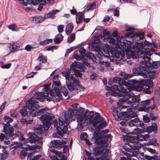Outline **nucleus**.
<instances>
[{
  "label": "nucleus",
  "instance_id": "f257e3e1",
  "mask_svg": "<svg viewBox=\"0 0 160 160\" xmlns=\"http://www.w3.org/2000/svg\"><path fill=\"white\" fill-rule=\"evenodd\" d=\"M119 75L121 77H122V78L120 84L118 85V92H113L114 94H115L116 95L118 96L119 97H123L125 94L129 93L127 92L126 89L131 87V84L129 83L128 80V82L125 80L131 78L133 76H138V75H134L133 72H132V73L131 74L126 73L124 72H121L119 73Z\"/></svg>",
  "mask_w": 160,
  "mask_h": 160
},
{
  "label": "nucleus",
  "instance_id": "f03ea898",
  "mask_svg": "<svg viewBox=\"0 0 160 160\" xmlns=\"http://www.w3.org/2000/svg\"><path fill=\"white\" fill-rule=\"evenodd\" d=\"M106 121H87V123L92 124L93 127L95 128L94 132L92 133L93 136L91 140L92 142L94 140L95 138H103L105 139L106 134L104 133H101V131L99 133L101 130L103 129L108 126V123Z\"/></svg>",
  "mask_w": 160,
  "mask_h": 160
},
{
  "label": "nucleus",
  "instance_id": "7ed1b4c3",
  "mask_svg": "<svg viewBox=\"0 0 160 160\" xmlns=\"http://www.w3.org/2000/svg\"><path fill=\"white\" fill-rule=\"evenodd\" d=\"M143 48V45L142 42H136L135 44L132 46V49L136 51L131 50L130 54L127 55V58L129 59L132 58L133 59H137L142 57L143 52H142V50Z\"/></svg>",
  "mask_w": 160,
  "mask_h": 160
},
{
  "label": "nucleus",
  "instance_id": "20e7f679",
  "mask_svg": "<svg viewBox=\"0 0 160 160\" xmlns=\"http://www.w3.org/2000/svg\"><path fill=\"white\" fill-rule=\"evenodd\" d=\"M41 114H42L38 118L40 120H52L54 118V116L51 113V111L47 107L35 112L32 117L41 115Z\"/></svg>",
  "mask_w": 160,
  "mask_h": 160
},
{
  "label": "nucleus",
  "instance_id": "39448f33",
  "mask_svg": "<svg viewBox=\"0 0 160 160\" xmlns=\"http://www.w3.org/2000/svg\"><path fill=\"white\" fill-rule=\"evenodd\" d=\"M150 70H146L145 68L138 66L136 68H133L132 72H133L134 75H140L144 78L149 77L150 79H153L156 77L155 74H152L150 73Z\"/></svg>",
  "mask_w": 160,
  "mask_h": 160
},
{
  "label": "nucleus",
  "instance_id": "423d86ee",
  "mask_svg": "<svg viewBox=\"0 0 160 160\" xmlns=\"http://www.w3.org/2000/svg\"><path fill=\"white\" fill-rule=\"evenodd\" d=\"M122 99L119 102H121L122 103L126 104V105H136V104H139L138 101L140 100V98L138 96H134L132 95L129 93L125 94L123 96Z\"/></svg>",
  "mask_w": 160,
  "mask_h": 160
},
{
  "label": "nucleus",
  "instance_id": "0eeeda50",
  "mask_svg": "<svg viewBox=\"0 0 160 160\" xmlns=\"http://www.w3.org/2000/svg\"><path fill=\"white\" fill-rule=\"evenodd\" d=\"M79 105L78 103H75L72 105L73 109L69 108L68 109V111H64V118L65 120L62 119V120H71L70 118L74 117L75 112L79 108ZM71 120H75L74 118H72Z\"/></svg>",
  "mask_w": 160,
  "mask_h": 160
},
{
  "label": "nucleus",
  "instance_id": "6e6552de",
  "mask_svg": "<svg viewBox=\"0 0 160 160\" xmlns=\"http://www.w3.org/2000/svg\"><path fill=\"white\" fill-rule=\"evenodd\" d=\"M142 133L141 130L138 128L135 129L132 132L133 135L129 137L130 142L137 143L140 140L143 141V139H141L143 138V135L142 134Z\"/></svg>",
  "mask_w": 160,
  "mask_h": 160
},
{
  "label": "nucleus",
  "instance_id": "1a4fd4ad",
  "mask_svg": "<svg viewBox=\"0 0 160 160\" xmlns=\"http://www.w3.org/2000/svg\"><path fill=\"white\" fill-rule=\"evenodd\" d=\"M131 109H127L126 112H122L119 113L118 117L120 118L119 120H128L126 118L129 119L135 117H138L136 113L133 111H131Z\"/></svg>",
  "mask_w": 160,
  "mask_h": 160
},
{
  "label": "nucleus",
  "instance_id": "9d476101",
  "mask_svg": "<svg viewBox=\"0 0 160 160\" xmlns=\"http://www.w3.org/2000/svg\"><path fill=\"white\" fill-rule=\"evenodd\" d=\"M28 138L26 140V142H30L32 143H37L42 144V138L36 134L34 132H31L28 133Z\"/></svg>",
  "mask_w": 160,
  "mask_h": 160
},
{
  "label": "nucleus",
  "instance_id": "9b49d317",
  "mask_svg": "<svg viewBox=\"0 0 160 160\" xmlns=\"http://www.w3.org/2000/svg\"><path fill=\"white\" fill-rule=\"evenodd\" d=\"M86 111L87 113L86 118H85L84 120H104V118L101 116L98 112L93 111H89L87 109Z\"/></svg>",
  "mask_w": 160,
  "mask_h": 160
},
{
  "label": "nucleus",
  "instance_id": "f8f14e48",
  "mask_svg": "<svg viewBox=\"0 0 160 160\" xmlns=\"http://www.w3.org/2000/svg\"><path fill=\"white\" fill-rule=\"evenodd\" d=\"M125 35L127 38H131L133 40H135L137 38H139V39L142 40L144 38L145 33L139 31L136 32L134 31H131L128 32L125 34Z\"/></svg>",
  "mask_w": 160,
  "mask_h": 160
},
{
  "label": "nucleus",
  "instance_id": "ddd939ff",
  "mask_svg": "<svg viewBox=\"0 0 160 160\" xmlns=\"http://www.w3.org/2000/svg\"><path fill=\"white\" fill-rule=\"evenodd\" d=\"M71 70L68 69L66 70V72H62V74L63 76L66 78V84L68 89L70 91H72L75 89L72 85V82L70 81V74Z\"/></svg>",
  "mask_w": 160,
  "mask_h": 160
},
{
  "label": "nucleus",
  "instance_id": "4468645a",
  "mask_svg": "<svg viewBox=\"0 0 160 160\" xmlns=\"http://www.w3.org/2000/svg\"><path fill=\"white\" fill-rule=\"evenodd\" d=\"M50 95L54 98L58 97V98L55 99L56 102H59L61 100H62V95L60 89L58 87H55L50 91Z\"/></svg>",
  "mask_w": 160,
  "mask_h": 160
},
{
  "label": "nucleus",
  "instance_id": "2eb2a0df",
  "mask_svg": "<svg viewBox=\"0 0 160 160\" xmlns=\"http://www.w3.org/2000/svg\"><path fill=\"white\" fill-rule=\"evenodd\" d=\"M13 121H8V122L4 126L3 130L4 132L7 136L8 135L10 138H13L14 135V129L12 127H11L9 122H11Z\"/></svg>",
  "mask_w": 160,
  "mask_h": 160
},
{
  "label": "nucleus",
  "instance_id": "dca6fc26",
  "mask_svg": "<svg viewBox=\"0 0 160 160\" xmlns=\"http://www.w3.org/2000/svg\"><path fill=\"white\" fill-rule=\"evenodd\" d=\"M78 70V69L74 72V74L72 75H71L70 81L72 82V85L73 86L80 83L78 78H81L82 77V74L79 72Z\"/></svg>",
  "mask_w": 160,
  "mask_h": 160
},
{
  "label": "nucleus",
  "instance_id": "f3484780",
  "mask_svg": "<svg viewBox=\"0 0 160 160\" xmlns=\"http://www.w3.org/2000/svg\"><path fill=\"white\" fill-rule=\"evenodd\" d=\"M84 110L83 108L79 107L75 113L74 116L77 120H84L85 118H86L87 112L86 111L84 112Z\"/></svg>",
  "mask_w": 160,
  "mask_h": 160
},
{
  "label": "nucleus",
  "instance_id": "a211bd4d",
  "mask_svg": "<svg viewBox=\"0 0 160 160\" xmlns=\"http://www.w3.org/2000/svg\"><path fill=\"white\" fill-rule=\"evenodd\" d=\"M51 147L58 148H63L66 144V141L64 140H52L51 142Z\"/></svg>",
  "mask_w": 160,
  "mask_h": 160
},
{
  "label": "nucleus",
  "instance_id": "6ab92c4d",
  "mask_svg": "<svg viewBox=\"0 0 160 160\" xmlns=\"http://www.w3.org/2000/svg\"><path fill=\"white\" fill-rule=\"evenodd\" d=\"M105 149L102 147L97 146L93 148L92 154L94 155L93 156L97 157L103 155L105 153Z\"/></svg>",
  "mask_w": 160,
  "mask_h": 160
},
{
  "label": "nucleus",
  "instance_id": "aec40b11",
  "mask_svg": "<svg viewBox=\"0 0 160 160\" xmlns=\"http://www.w3.org/2000/svg\"><path fill=\"white\" fill-rule=\"evenodd\" d=\"M140 89L142 90L143 87L144 86L148 87L149 88H152L153 86V82L150 79L147 80H142L140 81Z\"/></svg>",
  "mask_w": 160,
  "mask_h": 160
},
{
  "label": "nucleus",
  "instance_id": "412c9836",
  "mask_svg": "<svg viewBox=\"0 0 160 160\" xmlns=\"http://www.w3.org/2000/svg\"><path fill=\"white\" fill-rule=\"evenodd\" d=\"M118 85H112L111 87L106 86L105 87V89L106 90H107L108 91H110L111 92V95L112 96H116L115 94H113V92H118Z\"/></svg>",
  "mask_w": 160,
  "mask_h": 160
},
{
  "label": "nucleus",
  "instance_id": "4be33fe9",
  "mask_svg": "<svg viewBox=\"0 0 160 160\" xmlns=\"http://www.w3.org/2000/svg\"><path fill=\"white\" fill-rule=\"evenodd\" d=\"M29 104L30 105L29 115H31L32 117V114L34 113V111L39 108V106L38 104L33 102H29Z\"/></svg>",
  "mask_w": 160,
  "mask_h": 160
},
{
  "label": "nucleus",
  "instance_id": "5701e85b",
  "mask_svg": "<svg viewBox=\"0 0 160 160\" xmlns=\"http://www.w3.org/2000/svg\"><path fill=\"white\" fill-rule=\"evenodd\" d=\"M84 57L86 58L88 60H90L95 62L96 61L97 57L94 54L91 52H87L85 54Z\"/></svg>",
  "mask_w": 160,
  "mask_h": 160
},
{
  "label": "nucleus",
  "instance_id": "b1692460",
  "mask_svg": "<svg viewBox=\"0 0 160 160\" xmlns=\"http://www.w3.org/2000/svg\"><path fill=\"white\" fill-rule=\"evenodd\" d=\"M34 133L38 135H43L45 136L46 133L43 129L42 125H40L38 128H36L34 129Z\"/></svg>",
  "mask_w": 160,
  "mask_h": 160
},
{
  "label": "nucleus",
  "instance_id": "393cba45",
  "mask_svg": "<svg viewBox=\"0 0 160 160\" xmlns=\"http://www.w3.org/2000/svg\"><path fill=\"white\" fill-rule=\"evenodd\" d=\"M9 47L10 52L13 53L16 52L18 49V47L19 46V44L16 42H12L10 44Z\"/></svg>",
  "mask_w": 160,
  "mask_h": 160
},
{
  "label": "nucleus",
  "instance_id": "a878e982",
  "mask_svg": "<svg viewBox=\"0 0 160 160\" xmlns=\"http://www.w3.org/2000/svg\"><path fill=\"white\" fill-rule=\"evenodd\" d=\"M98 140H97L96 138H95L94 142L97 144L100 145V147H102L104 145V144L106 143L107 142V140L103 138H98Z\"/></svg>",
  "mask_w": 160,
  "mask_h": 160
},
{
  "label": "nucleus",
  "instance_id": "bb28decb",
  "mask_svg": "<svg viewBox=\"0 0 160 160\" xmlns=\"http://www.w3.org/2000/svg\"><path fill=\"white\" fill-rule=\"evenodd\" d=\"M45 122H43V129L44 130L45 132L47 134V131L50 127L51 124V121H45Z\"/></svg>",
  "mask_w": 160,
  "mask_h": 160
},
{
  "label": "nucleus",
  "instance_id": "cd10ccee",
  "mask_svg": "<svg viewBox=\"0 0 160 160\" xmlns=\"http://www.w3.org/2000/svg\"><path fill=\"white\" fill-rule=\"evenodd\" d=\"M122 99V98H121L117 102V105L118 106V107L115 109V110L118 112V110L121 111V109L122 108H127V105L126 106H123L124 105H126V104L124 103V102L122 103V102H120L118 104V102H119L120 101H121V100Z\"/></svg>",
  "mask_w": 160,
  "mask_h": 160
},
{
  "label": "nucleus",
  "instance_id": "c85d7f7f",
  "mask_svg": "<svg viewBox=\"0 0 160 160\" xmlns=\"http://www.w3.org/2000/svg\"><path fill=\"white\" fill-rule=\"evenodd\" d=\"M73 29V24L72 23H68L66 27L65 32L68 35L71 34Z\"/></svg>",
  "mask_w": 160,
  "mask_h": 160
},
{
  "label": "nucleus",
  "instance_id": "c756f323",
  "mask_svg": "<svg viewBox=\"0 0 160 160\" xmlns=\"http://www.w3.org/2000/svg\"><path fill=\"white\" fill-rule=\"evenodd\" d=\"M44 17L41 16H36L33 17L32 20L33 22L36 23H40L42 22L44 20Z\"/></svg>",
  "mask_w": 160,
  "mask_h": 160
},
{
  "label": "nucleus",
  "instance_id": "7c9ffc66",
  "mask_svg": "<svg viewBox=\"0 0 160 160\" xmlns=\"http://www.w3.org/2000/svg\"><path fill=\"white\" fill-rule=\"evenodd\" d=\"M2 153H0V160H6L7 159L8 157V154L7 150L5 149H3L2 150Z\"/></svg>",
  "mask_w": 160,
  "mask_h": 160
},
{
  "label": "nucleus",
  "instance_id": "2f4dec72",
  "mask_svg": "<svg viewBox=\"0 0 160 160\" xmlns=\"http://www.w3.org/2000/svg\"><path fill=\"white\" fill-rule=\"evenodd\" d=\"M69 121V122H68L66 123V125H64L63 129H62V137H63L64 134H69V132L68 131V128L67 127V126L69 125V122L71 121Z\"/></svg>",
  "mask_w": 160,
  "mask_h": 160
},
{
  "label": "nucleus",
  "instance_id": "473e14b6",
  "mask_svg": "<svg viewBox=\"0 0 160 160\" xmlns=\"http://www.w3.org/2000/svg\"><path fill=\"white\" fill-rule=\"evenodd\" d=\"M138 121L135 122L136 123H135L134 127H140L142 128L143 132H145V131L144 130H145V127H144L145 125L144 124L143 122H142V121Z\"/></svg>",
  "mask_w": 160,
  "mask_h": 160
},
{
  "label": "nucleus",
  "instance_id": "72a5a7b5",
  "mask_svg": "<svg viewBox=\"0 0 160 160\" xmlns=\"http://www.w3.org/2000/svg\"><path fill=\"white\" fill-rule=\"evenodd\" d=\"M41 157L40 155H38L33 157L31 153H29L27 156L28 160H39Z\"/></svg>",
  "mask_w": 160,
  "mask_h": 160
},
{
  "label": "nucleus",
  "instance_id": "f704fd0d",
  "mask_svg": "<svg viewBox=\"0 0 160 160\" xmlns=\"http://www.w3.org/2000/svg\"><path fill=\"white\" fill-rule=\"evenodd\" d=\"M141 66L142 67L145 68L147 70H150V69H152L153 68V65H152V63L150 62V61H146V62L145 66L140 65L139 66Z\"/></svg>",
  "mask_w": 160,
  "mask_h": 160
},
{
  "label": "nucleus",
  "instance_id": "c9c22d12",
  "mask_svg": "<svg viewBox=\"0 0 160 160\" xmlns=\"http://www.w3.org/2000/svg\"><path fill=\"white\" fill-rule=\"evenodd\" d=\"M94 38V42L96 43L99 42L100 41V39H101L102 40H105V37L103 36V35L102 34H100L97 36H95Z\"/></svg>",
  "mask_w": 160,
  "mask_h": 160
},
{
  "label": "nucleus",
  "instance_id": "e433bc0d",
  "mask_svg": "<svg viewBox=\"0 0 160 160\" xmlns=\"http://www.w3.org/2000/svg\"><path fill=\"white\" fill-rule=\"evenodd\" d=\"M123 148L126 151L132 152V153H126V155L127 156L132 157L133 155V151L134 150L132 148H129L126 146H123Z\"/></svg>",
  "mask_w": 160,
  "mask_h": 160
},
{
  "label": "nucleus",
  "instance_id": "4c0bfd02",
  "mask_svg": "<svg viewBox=\"0 0 160 160\" xmlns=\"http://www.w3.org/2000/svg\"><path fill=\"white\" fill-rule=\"evenodd\" d=\"M144 158L147 160H158V157L157 155L151 157L148 155H145Z\"/></svg>",
  "mask_w": 160,
  "mask_h": 160
},
{
  "label": "nucleus",
  "instance_id": "58836bf2",
  "mask_svg": "<svg viewBox=\"0 0 160 160\" xmlns=\"http://www.w3.org/2000/svg\"><path fill=\"white\" fill-rule=\"evenodd\" d=\"M39 145L36 144L35 145H31L30 146V147L28 149L29 150H33L36 149H40L42 147V144H40V143H38Z\"/></svg>",
  "mask_w": 160,
  "mask_h": 160
},
{
  "label": "nucleus",
  "instance_id": "ea45409f",
  "mask_svg": "<svg viewBox=\"0 0 160 160\" xmlns=\"http://www.w3.org/2000/svg\"><path fill=\"white\" fill-rule=\"evenodd\" d=\"M75 35L74 33L71 34L68 37L67 39V42L71 43L75 40Z\"/></svg>",
  "mask_w": 160,
  "mask_h": 160
},
{
  "label": "nucleus",
  "instance_id": "a19ab883",
  "mask_svg": "<svg viewBox=\"0 0 160 160\" xmlns=\"http://www.w3.org/2000/svg\"><path fill=\"white\" fill-rule=\"evenodd\" d=\"M60 92H62L64 95V96H66L68 95V91L65 86L61 87L60 88Z\"/></svg>",
  "mask_w": 160,
  "mask_h": 160
},
{
  "label": "nucleus",
  "instance_id": "79ce46f5",
  "mask_svg": "<svg viewBox=\"0 0 160 160\" xmlns=\"http://www.w3.org/2000/svg\"><path fill=\"white\" fill-rule=\"evenodd\" d=\"M16 23H14L8 26V28L9 29L13 31H18L19 29L18 28H16Z\"/></svg>",
  "mask_w": 160,
  "mask_h": 160
},
{
  "label": "nucleus",
  "instance_id": "37998d69",
  "mask_svg": "<svg viewBox=\"0 0 160 160\" xmlns=\"http://www.w3.org/2000/svg\"><path fill=\"white\" fill-rule=\"evenodd\" d=\"M84 17H82L81 16H78V17H76V23L77 24H79L80 23L82 22Z\"/></svg>",
  "mask_w": 160,
  "mask_h": 160
},
{
  "label": "nucleus",
  "instance_id": "c03bdc74",
  "mask_svg": "<svg viewBox=\"0 0 160 160\" xmlns=\"http://www.w3.org/2000/svg\"><path fill=\"white\" fill-rule=\"evenodd\" d=\"M129 83L131 84V87L132 86V85H135V84H138V86L140 87V84L139 82L140 81H137L134 79H132L128 80Z\"/></svg>",
  "mask_w": 160,
  "mask_h": 160
},
{
  "label": "nucleus",
  "instance_id": "a18cd8bd",
  "mask_svg": "<svg viewBox=\"0 0 160 160\" xmlns=\"http://www.w3.org/2000/svg\"><path fill=\"white\" fill-rule=\"evenodd\" d=\"M77 67H78V64H77V62L75 61L74 62H72L70 65V69L73 70V71L74 72L77 70V69H76Z\"/></svg>",
  "mask_w": 160,
  "mask_h": 160
},
{
  "label": "nucleus",
  "instance_id": "49530a36",
  "mask_svg": "<svg viewBox=\"0 0 160 160\" xmlns=\"http://www.w3.org/2000/svg\"><path fill=\"white\" fill-rule=\"evenodd\" d=\"M27 154V150L26 149H23L20 153V158L22 159L24 158Z\"/></svg>",
  "mask_w": 160,
  "mask_h": 160
},
{
  "label": "nucleus",
  "instance_id": "de8ad7c7",
  "mask_svg": "<svg viewBox=\"0 0 160 160\" xmlns=\"http://www.w3.org/2000/svg\"><path fill=\"white\" fill-rule=\"evenodd\" d=\"M122 78V77L119 78L118 77H114L112 79L113 82L114 83H116L117 82H118L119 85L120 84Z\"/></svg>",
  "mask_w": 160,
  "mask_h": 160
},
{
  "label": "nucleus",
  "instance_id": "09e8293b",
  "mask_svg": "<svg viewBox=\"0 0 160 160\" xmlns=\"http://www.w3.org/2000/svg\"><path fill=\"white\" fill-rule=\"evenodd\" d=\"M145 51H142V52H143V55L144 54H146L147 55H148L150 56H151L152 54V53H151L150 50L148 48H145Z\"/></svg>",
  "mask_w": 160,
  "mask_h": 160
},
{
  "label": "nucleus",
  "instance_id": "8fccbe9b",
  "mask_svg": "<svg viewBox=\"0 0 160 160\" xmlns=\"http://www.w3.org/2000/svg\"><path fill=\"white\" fill-rule=\"evenodd\" d=\"M136 106H133L134 105H127V108H128V109H131V111H133L134 110H136L137 109L139 104H136Z\"/></svg>",
  "mask_w": 160,
  "mask_h": 160
},
{
  "label": "nucleus",
  "instance_id": "3c124183",
  "mask_svg": "<svg viewBox=\"0 0 160 160\" xmlns=\"http://www.w3.org/2000/svg\"><path fill=\"white\" fill-rule=\"evenodd\" d=\"M96 3L95 2H93L92 3L90 4L88 6L87 8L88 10H92L96 8Z\"/></svg>",
  "mask_w": 160,
  "mask_h": 160
},
{
  "label": "nucleus",
  "instance_id": "603ef678",
  "mask_svg": "<svg viewBox=\"0 0 160 160\" xmlns=\"http://www.w3.org/2000/svg\"><path fill=\"white\" fill-rule=\"evenodd\" d=\"M152 65H153V68H158L160 65V62L159 61H152Z\"/></svg>",
  "mask_w": 160,
  "mask_h": 160
},
{
  "label": "nucleus",
  "instance_id": "864d4df0",
  "mask_svg": "<svg viewBox=\"0 0 160 160\" xmlns=\"http://www.w3.org/2000/svg\"><path fill=\"white\" fill-rule=\"evenodd\" d=\"M28 112H29L25 109H22L20 111V113L23 116H26Z\"/></svg>",
  "mask_w": 160,
  "mask_h": 160
},
{
  "label": "nucleus",
  "instance_id": "5fc2aeb1",
  "mask_svg": "<svg viewBox=\"0 0 160 160\" xmlns=\"http://www.w3.org/2000/svg\"><path fill=\"white\" fill-rule=\"evenodd\" d=\"M62 129L59 126H57L56 127V130L57 131L58 134L62 137Z\"/></svg>",
  "mask_w": 160,
  "mask_h": 160
},
{
  "label": "nucleus",
  "instance_id": "6e6d98bb",
  "mask_svg": "<svg viewBox=\"0 0 160 160\" xmlns=\"http://www.w3.org/2000/svg\"><path fill=\"white\" fill-rule=\"evenodd\" d=\"M88 137V135L86 132H84L82 133L80 135V138L83 140H85Z\"/></svg>",
  "mask_w": 160,
  "mask_h": 160
},
{
  "label": "nucleus",
  "instance_id": "4d7b16f0",
  "mask_svg": "<svg viewBox=\"0 0 160 160\" xmlns=\"http://www.w3.org/2000/svg\"><path fill=\"white\" fill-rule=\"evenodd\" d=\"M103 34L104 37H109L111 36V33L109 32L106 29H104L102 32Z\"/></svg>",
  "mask_w": 160,
  "mask_h": 160
},
{
  "label": "nucleus",
  "instance_id": "13d9d810",
  "mask_svg": "<svg viewBox=\"0 0 160 160\" xmlns=\"http://www.w3.org/2000/svg\"><path fill=\"white\" fill-rule=\"evenodd\" d=\"M10 113L12 117H15L17 118V116L18 114L15 111V110H12L10 112Z\"/></svg>",
  "mask_w": 160,
  "mask_h": 160
},
{
  "label": "nucleus",
  "instance_id": "bf43d9fd",
  "mask_svg": "<svg viewBox=\"0 0 160 160\" xmlns=\"http://www.w3.org/2000/svg\"><path fill=\"white\" fill-rule=\"evenodd\" d=\"M53 12H49L48 13L45 14L44 18L45 19L51 18L53 16Z\"/></svg>",
  "mask_w": 160,
  "mask_h": 160
},
{
  "label": "nucleus",
  "instance_id": "052dcab7",
  "mask_svg": "<svg viewBox=\"0 0 160 160\" xmlns=\"http://www.w3.org/2000/svg\"><path fill=\"white\" fill-rule=\"evenodd\" d=\"M132 42L128 41L126 42L125 43V47H127V48L128 49H131L132 45Z\"/></svg>",
  "mask_w": 160,
  "mask_h": 160
},
{
  "label": "nucleus",
  "instance_id": "680f3d73",
  "mask_svg": "<svg viewBox=\"0 0 160 160\" xmlns=\"http://www.w3.org/2000/svg\"><path fill=\"white\" fill-rule=\"evenodd\" d=\"M16 144L15 146H14L13 147H16L18 148H22L23 146L21 142L18 143V142H14L12 144V146L14 144Z\"/></svg>",
  "mask_w": 160,
  "mask_h": 160
},
{
  "label": "nucleus",
  "instance_id": "e2e57ef3",
  "mask_svg": "<svg viewBox=\"0 0 160 160\" xmlns=\"http://www.w3.org/2000/svg\"><path fill=\"white\" fill-rule=\"evenodd\" d=\"M150 100L149 99L142 101L141 102V104L142 105L145 106H148L150 104Z\"/></svg>",
  "mask_w": 160,
  "mask_h": 160
},
{
  "label": "nucleus",
  "instance_id": "0e129e2a",
  "mask_svg": "<svg viewBox=\"0 0 160 160\" xmlns=\"http://www.w3.org/2000/svg\"><path fill=\"white\" fill-rule=\"evenodd\" d=\"M37 72H30V73H28L27 75V76L26 77V78L27 79L33 78L34 75L35 74V73H37Z\"/></svg>",
  "mask_w": 160,
  "mask_h": 160
},
{
  "label": "nucleus",
  "instance_id": "69168bd1",
  "mask_svg": "<svg viewBox=\"0 0 160 160\" xmlns=\"http://www.w3.org/2000/svg\"><path fill=\"white\" fill-rule=\"evenodd\" d=\"M150 127L152 128L153 130V131L154 133H156L157 130V124L155 123H152V125L150 126Z\"/></svg>",
  "mask_w": 160,
  "mask_h": 160
},
{
  "label": "nucleus",
  "instance_id": "338daca9",
  "mask_svg": "<svg viewBox=\"0 0 160 160\" xmlns=\"http://www.w3.org/2000/svg\"><path fill=\"white\" fill-rule=\"evenodd\" d=\"M12 64L11 63H8L5 65H3L1 66V67L3 69H8L10 68Z\"/></svg>",
  "mask_w": 160,
  "mask_h": 160
},
{
  "label": "nucleus",
  "instance_id": "774afa93",
  "mask_svg": "<svg viewBox=\"0 0 160 160\" xmlns=\"http://www.w3.org/2000/svg\"><path fill=\"white\" fill-rule=\"evenodd\" d=\"M79 68L80 69V71L82 72H85V70L87 69L86 66L83 64L80 65Z\"/></svg>",
  "mask_w": 160,
  "mask_h": 160
}]
</instances>
